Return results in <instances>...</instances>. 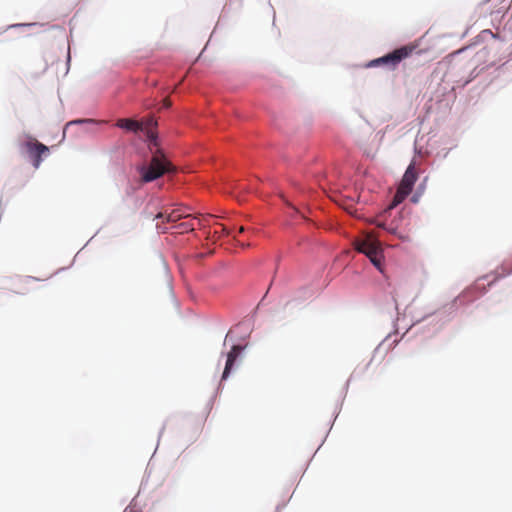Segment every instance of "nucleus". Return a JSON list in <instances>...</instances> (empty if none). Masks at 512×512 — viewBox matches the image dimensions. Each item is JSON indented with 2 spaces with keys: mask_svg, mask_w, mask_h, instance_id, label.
<instances>
[{
  "mask_svg": "<svg viewBox=\"0 0 512 512\" xmlns=\"http://www.w3.org/2000/svg\"><path fill=\"white\" fill-rule=\"evenodd\" d=\"M119 127L121 129H125L130 132L137 133L139 130H141V124L138 121L132 120V119H126L119 123Z\"/></svg>",
  "mask_w": 512,
  "mask_h": 512,
  "instance_id": "f8f14e48",
  "label": "nucleus"
},
{
  "mask_svg": "<svg viewBox=\"0 0 512 512\" xmlns=\"http://www.w3.org/2000/svg\"><path fill=\"white\" fill-rule=\"evenodd\" d=\"M167 161L163 153H157L147 157L142 163L136 165V171L139 177L145 182L150 183L160 178L166 170Z\"/></svg>",
  "mask_w": 512,
  "mask_h": 512,
  "instance_id": "20e7f679",
  "label": "nucleus"
},
{
  "mask_svg": "<svg viewBox=\"0 0 512 512\" xmlns=\"http://www.w3.org/2000/svg\"><path fill=\"white\" fill-rule=\"evenodd\" d=\"M99 233V230L96 231V233L84 244V246L76 253V255L74 256L73 260L71 261L70 265L67 266V267H61L59 268L54 274H59L63 271H66L67 269L71 268L74 263H75V260H76V257L78 256V254L92 241V239Z\"/></svg>",
  "mask_w": 512,
  "mask_h": 512,
  "instance_id": "2eb2a0df",
  "label": "nucleus"
},
{
  "mask_svg": "<svg viewBox=\"0 0 512 512\" xmlns=\"http://www.w3.org/2000/svg\"><path fill=\"white\" fill-rule=\"evenodd\" d=\"M414 50L415 47L402 45L383 54L382 56L357 64L354 67L357 69L382 68L386 71L393 72L397 70L401 62L412 56Z\"/></svg>",
  "mask_w": 512,
  "mask_h": 512,
  "instance_id": "7ed1b4c3",
  "label": "nucleus"
},
{
  "mask_svg": "<svg viewBox=\"0 0 512 512\" xmlns=\"http://www.w3.org/2000/svg\"><path fill=\"white\" fill-rule=\"evenodd\" d=\"M19 151L35 169L39 168L44 159L50 154V148L40 142H21Z\"/></svg>",
  "mask_w": 512,
  "mask_h": 512,
  "instance_id": "39448f33",
  "label": "nucleus"
},
{
  "mask_svg": "<svg viewBox=\"0 0 512 512\" xmlns=\"http://www.w3.org/2000/svg\"><path fill=\"white\" fill-rule=\"evenodd\" d=\"M399 343V340L398 339H394L388 346L387 350H386V353L393 349L397 344Z\"/></svg>",
  "mask_w": 512,
  "mask_h": 512,
  "instance_id": "5701e85b",
  "label": "nucleus"
},
{
  "mask_svg": "<svg viewBox=\"0 0 512 512\" xmlns=\"http://www.w3.org/2000/svg\"><path fill=\"white\" fill-rule=\"evenodd\" d=\"M70 61H71V57L68 55V56H67V60H66V62H67V66H68V67H69V65H70Z\"/></svg>",
  "mask_w": 512,
  "mask_h": 512,
  "instance_id": "c756f323",
  "label": "nucleus"
},
{
  "mask_svg": "<svg viewBox=\"0 0 512 512\" xmlns=\"http://www.w3.org/2000/svg\"><path fill=\"white\" fill-rule=\"evenodd\" d=\"M244 326L246 327L247 331L249 330V322H245V319L237 325V327Z\"/></svg>",
  "mask_w": 512,
  "mask_h": 512,
  "instance_id": "393cba45",
  "label": "nucleus"
},
{
  "mask_svg": "<svg viewBox=\"0 0 512 512\" xmlns=\"http://www.w3.org/2000/svg\"><path fill=\"white\" fill-rule=\"evenodd\" d=\"M510 275H512V265L502 263L495 271L479 277L472 285L465 288L450 301L442 303L438 308L413 321L411 326L429 321V324L438 325L437 331H439L456 316L460 306L467 307L471 305L484 296L499 280Z\"/></svg>",
  "mask_w": 512,
  "mask_h": 512,
  "instance_id": "f257e3e1",
  "label": "nucleus"
},
{
  "mask_svg": "<svg viewBox=\"0 0 512 512\" xmlns=\"http://www.w3.org/2000/svg\"><path fill=\"white\" fill-rule=\"evenodd\" d=\"M428 181V176H425L422 181L418 184L417 188L413 192L410 201L412 204H417L420 201L421 196L424 194L426 185Z\"/></svg>",
  "mask_w": 512,
  "mask_h": 512,
  "instance_id": "9b49d317",
  "label": "nucleus"
},
{
  "mask_svg": "<svg viewBox=\"0 0 512 512\" xmlns=\"http://www.w3.org/2000/svg\"><path fill=\"white\" fill-rule=\"evenodd\" d=\"M265 297H266V295H264V296L262 297V299L259 301V303H258V305H257L259 308H260V306H262V305L264 304Z\"/></svg>",
  "mask_w": 512,
  "mask_h": 512,
  "instance_id": "cd10ccee",
  "label": "nucleus"
},
{
  "mask_svg": "<svg viewBox=\"0 0 512 512\" xmlns=\"http://www.w3.org/2000/svg\"><path fill=\"white\" fill-rule=\"evenodd\" d=\"M248 347V344L241 345L233 342L228 351L221 353V355L225 357V365L220 376V380L217 384V387L215 388L214 393L211 395L208 402L206 403V417L211 412L217 396L224 389V382L227 381L230 378V376L239 368Z\"/></svg>",
  "mask_w": 512,
  "mask_h": 512,
  "instance_id": "f03ea898",
  "label": "nucleus"
},
{
  "mask_svg": "<svg viewBox=\"0 0 512 512\" xmlns=\"http://www.w3.org/2000/svg\"><path fill=\"white\" fill-rule=\"evenodd\" d=\"M37 25V23H14L11 25L6 26L5 29L1 30L0 33H3L9 29H19V28H26V27H32Z\"/></svg>",
  "mask_w": 512,
  "mask_h": 512,
  "instance_id": "f3484780",
  "label": "nucleus"
},
{
  "mask_svg": "<svg viewBox=\"0 0 512 512\" xmlns=\"http://www.w3.org/2000/svg\"><path fill=\"white\" fill-rule=\"evenodd\" d=\"M258 310H259V307L256 306L252 310V312L245 318V322H249L250 332H252L254 330V322H255V318L258 314Z\"/></svg>",
  "mask_w": 512,
  "mask_h": 512,
  "instance_id": "dca6fc26",
  "label": "nucleus"
},
{
  "mask_svg": "<svg viewBox=\"0 0 512 512\" xmlns=\"http://www.w3.org/2000/svg\"><path fill=\"white\" fill-rule=\"evenodd\" d=\"M289 502V499L286 501H282L276 505L275 512H280L282 509H284Z\"/></svg>",
  "mask_w": 512,
  "mask_h": 512,
  "instance_id": "6ab92c4d",
  "label": "nucleus"
},
{
  "mask_svg": "<svg viewBox=\"0 0 512 512\" xmlns=\"http://www.w3.org/2000/svg\"><path fill=\"white\" fill-rule=\"evenodd\" d=\"M479 72L477 71V68H474L469 76L465 79H460L458 81L459 83V86H461L462 88H465L466 86H468L477 76H478Z\"/></svg>",
  "mask_w": 512,
  "mask_h": 512,
  "instance_id": "4468645a",
  "label": "nucleus"
},
{
  "mask_svg": "<svg viewBox=\"0 0 512 512\" xmlns=\"http://www.w3.org/2000/svg\"><path fill=\"white\" fill-rule=\"evenodd\" d=\"M360 251L366 255L370 263L379 273L384 274V250L379 245H365L364 247L360 248Z\"/></svg>",
  "mask_w": 512,
  "mask_h": 512,
  "instance_id": "423d86ee",
  "label": "nucleus"
},
{
  "mask_svg": "<svg viewBox=\"0 0 512 512\" xmlns=\"http://www.w3.org/2000/svg\"><path fill=\"white\" fill-rule=\"evenodd\" d=\"M96 124H97V122L93 118H76V119H73V120H70V121L66 122V128H70L71 126H74V125H79V126L91 125V126H94Z\"/></svg>",
  "mask_w": 512,
  "mask_h": 512,
  "instance_id": "ddd939ff",
  "label": "nucleus"
},
{
  "mask_svg": "<svg viewBox=\"0 0 512 512\" xmlns=\"http://www.w3.org/2000/svg\"><path fill=\"white\" fill-rule=\"evenodd\" d=\"M165 427H166V423H163V425L160 428L159 433H158L157 447L159 446V442H160V439H161V437H162V435L164 433Z\"/></svg>",
  "mask_w": 512,
  "mask_h": 512,
  "instance_id": "4be33fe9",
  "label": "nucleus"
},
{
  "mask_svg": "<svg viewBox=\"0 0 512 512\" xmlns=\"http://www.w3.org/2000/svg\"><path fill=\"white\" fill-rule=\"evenodd\" d=\"M389 337H390V335H387V336H386V338H385L382 342H380V343L378 344V346H377V347L374 349V351H373V355H372L371 360H370V361H369V362H368V363H367V364L362 368V370H361L360 372H358V371H357V369H355V370L353 371V373L350 375V377H349V378H348V380L345 382V384H344V386H343V388H342L341 395H340V397H341V398H343V399H345V398H346V395H347V392H348V389H349V385H350L351 380H352V379H354V378H356V377H361V376H362V375L367 371V369L369 368V366H370V365H371V363L373 362V360H374V358H375L376 354H377V353H378V351L380 350V348H381V346H382L383 342H384L385 340H387Z\"/></svg>",
  "mask_w": 512,
  "mask_h": 512,
  "instance_id": "0eeeda50",
  "label": "nucleus"
},
{
  "mask_svg": "<svg viewBox=\"0 0 512 512\" xmlns=\"http://www.w3.org/2000/svg\"><path fill=\"white\" fill-rule=\"evenodd\" d=\"M28 279L35 280V281H39L40 280L39 278L33 277V276H28Z\"/></svg>",
  "mask_w": 512,
  "mask_h": 512,
  "instance_id": "c85d7f7f",
  "label": "nucleus"
},
{
  "mask_svg": "<svg viewBox=\"0 0 512 512\" xmlns=\"http://www.w3.org/2000/svg\"><path fill=\"white\" fill-rule=\"evenodd\" d=\"M251 333H252V332H250V329H249L245 334H242V335L238 336V338H237V339H238L239 341H242V342L247 341V340L249 339V337H250Z\"/></svg>",
  "mask_w": 512,
  "mask_h": 512,
  "instance_id": "aec40b11",
  "label": "nucleus"
},
{
  "mask_svg": "<svg viewBox=\"0 0 512 512\" xmlns=\"http://www.w3.org/2000/svg\"><path fill=\"white\" fill-rule=\"evenodd\" d=\"M389 230H390L392 233H394V234H396V233H397V229H396V228H394V227H391Z\"/></svg>",
  "mask_w": 512,
  "mask_h": 512,
  "instance_id": "7c9ffc66",
  "label": "nucleus"
},
{
  "mask_svg": "<svg viewBox=\"0 0 512 512\" xmlns=\"http://www.w3.org/2000/svg\"><path fill=\"white\" fill-rule=\"evenodd\" d=\"M460 54L461 53H459V51L457 49V50L452 51L448 56L454 58V57H456V56H458Z\"/></svg>",
  "mask_w": 512,
  "mask_h": 512,
  "instance_id": "bb28decb",
  "label": "nucleus"
},
{
  "mask_svg": "<svg viewBox=\"0 0 512 512\" xmlns=\"http://www.w3.org/2000/svg\"><path fill=\"white\" fill-rule=\"evenodd\" d=\"M186 450H187V448H186V449H184V450L181 452V454H180V456H179V457H182V456L185 454Z\"/></svg>",
  "mask_w": 512,
  "mask_h": 512,
  "instance_id": "2f4dec72",
  "label": "nucleus"
},
{
  "mask_svg": "<svg viewBox=\"0 0 512 512\" xmlns=\"http://www.w3.org/2000/svg\"><path fill=\"white\" fill-rule=\"evenodd\" d=\"M418 178L419 176L414 170V163L411 161L402 177L403 188L407 192H410L414 188Z\"/></svg>",
  "mask_w": 512,
  "mask_h": 512,
  "instance_id": "6e6552de",
  "label": "nucleus"
},
{
  "mask_svg": "<svg viewBox=\"0 0 512 512\" xmlns=\"http://www.w3.org/2000/svg\"><path fill=\"white\" fill-rule=\"evenodd\" d=\"M471 47H472V45H471V44H470V45H468V46H463V47L459 48V49H458V51H459V53H461V54H462V53H464L466 50H468V49H469V48H471Z\"/></svg>",
  "mask_w": 512,
  "mask_h": 512,
  "instance_id": "b1692460",
  "label": "nucleus"
},
{
  "mask_svg": "<svg viewBox=\"0 0 512 512\" xmlns=\"http://www.w3.org/2000/svg\"><path fill=\"white\" fill-rule=\"evenodd\" d=\"M488 39L503 40L500 35L494 34L490 29H484L476 37L473 38L471 45L475 46L480 43H484Z\"/></svg>",
  "mask_w": 512,
  "mask_h": 512,
  "instance_id": "9d476101",
  "label": "nucleus"
},
{
  "mask_svg": "<svg viewBox=\"0 0 512 512\" xmlns=\"http://www.w3.org/2000/svg\"><path fill=\"white\" fill-rule=\"evenodd\" d=\"M68 129L69 128H66V123H65L64 126H63V129H62V135H61L60 143H63L66 140Z\"/></svg>",
  "mask_w": 512,
  "mask_h": 512,
  "instance_id": "412c9836",
  "label": "nucleus"
},
{
  "mask_svg": "<svg viewBox=\"0 0 512 512\" xmlns=\"http://www.w3.org/2000/svg\"><path fill=\"white\" fill-rule=\"evenodd\" d=\"M231 333L232 331L229 330L225 336V340H224V345L226 344L227 340L230 339V340H233V338L231 337Z\"/></svg>",
  "mask_w": 512,
  "mask_h": 512,
  "instance_id": "a878e982",
  "label": "nucleus"
},
{
  "mask_svg": "<svg viewBox=\"0 0 512 512\" xmlns=\"http://www.w3.org/2000/svg\"><path fill=\"white\" fill-rule=\"evenodd\" d=\"M169 291H170V297L174 303V305L176 306V308H179L180 307V302L178 301V299L176 298V295H175V292L173 290V286H172V282L171 280H169Z\"/></svg>",
  "mask_w": 512,
  "mask_h": 512,
  "instance_id": "a211bd4d",
  "label": "nucleus"
},
{
  "mask_svg": "<svg viewBox=\"0 0 512 512\" xmlns=\"http://www.w3.org/2000/svg\"><path fill=\"white\" fill-rule=\"evenodd\" d=\"M344 400L343 398H339V400L337 401L336 405H335V409H334V412L332 414V419L330 420L329 422V430L327 431L325 437L323 438V440L321 441L320 445L318 446L317 450L315 451V453L312 455V457L310 458L309 461H311L313 459V457L315 456V454L317 453V451L322 447V445L324 444V442L326 441L328 435H329V432L331 431L337 417L339 416L341 410H342V406H343V403H344ZM310 462H308L309 464Z\"/></svg>",
  "mask_w": 512,
  "mask_h": 512,
  "instance_id": "1a4fd4ad",
  "label": "nucleus"
}]
</instances>
